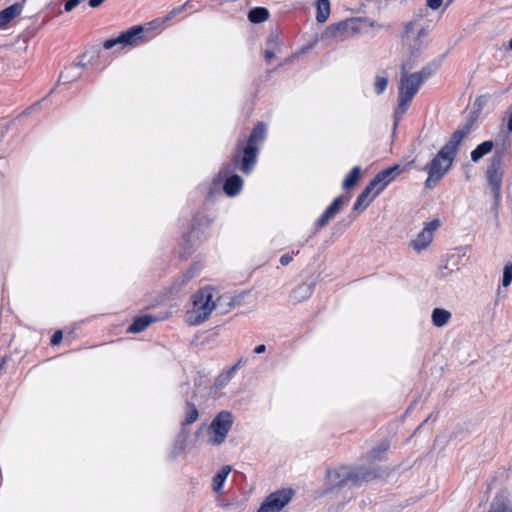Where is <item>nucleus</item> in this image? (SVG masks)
I'll return each instance as SVG.
<instances>
[{"label":"nucleus","instance_id":"obj_1","mask_svg":"<svg viewBox=\"0 0 512 512\" xmlns=\"http://www.w3.org/2000/svg\"><path fill=\"white\" fill-rule=\"evenodd\" d=\"M384 473L385 470L376 464L359 465L355 467L342 465L335 469H327L322 494H331L348 483H351L353 486H360L362 483L382 477Z\"/></svg>","mask_w":512,"mask_h":512},{"label":"nucleus","instance_id":"obj_2","mask_svg":"<svg viewBox=\"0 0 512 512\" xmlns=\"http://www.w3.org/2000/svg\"><path fill=\"white\" fill-rule=\"evenodd\" d=\"M438 67L439 63H431L425 66L420 72L409 73L413 68V64L410 63V61H405L402 64L401 78L398 88V107L395 110L396 118H399L406 112L409 103L418 92L421 84L431 77Z\"/></svg>","mask_w":512,"mask_h":512},{"label":"nucleus","instance_id":"obj_3","mask_svg":"<svg viewBox=\"0 0 512 512\" xmlns=\"http://www.w3.org/2000/svg\"><path fill=\"white\" fill-rule=\"evenodd\" d=\"M221 187L227 196L235 197L242 190L243 180L239 175L230 173L227 169L220 170L209 186L206 201L213 202L217 196H220Z\"/></svg>","mask_w":512,"mask_h":512},{"label":"nucleus","instance_id":"obj_4","mask_svg":"<svg viewBox=\"0 0 512 512\" xmlns=\"http://www.w3.org/2000/svg\"><path fill=\"white\" fill-rule=\"evenodd\" d=\"M213 297L212 287H204L193 295V309L187 313L190 324L199 325L209 318L212 310L217 307Z\"/></svg>","mask_w":512,"mask_h":512},{"label":"nucleus","instance_id":"obj_5","mask_svg":"<svg viewBox=\"0 0 512 512\" xmlns=\"http://www.w3.org/2000/svg\"><path fill=\"white\" fill-rule=\"evenodd\" d=\"M504 177L502 162H491L485 172L486 189H489L493 196L492 211L497 214L501 202V188Z\"/></svg>","mask_w":512,"mask_h":512},{"label":"nucleus","instance_id":"obj_6","mask_svg":"<svg viewBox=\"0 0 512 512\" xmlns=\"http://www.w3.org/2000/svg\"><path fill=\"white\" fill-rule=\"evenodd\" d=\"M146 30V26L143 25L133 26L122 32L118 37L106 40L103 47L105 49H111L116 45H120L122 48L138 47L146 41L143 35Z\"/></svg>","mask_w":512,"mask_h":512},{"label":"nucleus","instance_id":"obj_7","mask_svg":"<svg viewBox=\"0 0 512 512\" xmlns=\"http://www.w3.org/2000/svg\"><path fill=\"white\" fill-rule=\"evenodd\" d=\"M473 123L474 120L469 119L466 123L460 125L451 135L446 145L439 151L435 160H454L462 140L470 133Z\"/></svg>","mask_w":512,"mask_h":512},{"label":"nucleus","instance_id":"obj_8","mask_svg":"<svg viewBox=\"0 0 512 512\" xmlns=\"http://www.w3.org/2000/svg\"><path fill=\"white\" fill-rule=\"evenodd\" d=\"M473 123L474 120L469 119L466 123L460 125L451 135L446 145L439 151L435 160H454L462 140L470 133Z\"/></svg>","mask_w":512,"mask_h":512},{"label":"nucleus","instance_id":"obj_9","mask_svg":"<svg viewBox=\"0 0 512 512\" xmlns=\"http://www.w3.org/2000/svg\"><path fill=\"white\" fill-rule=\"evenodd\" d=\"M427 37V32L424 29L419 30L417 33L413 31V24L409 23L406 26L405 35L403 36V45L408 54V59L413 64V61L420 56L424 48V39Z\"/></svg>","mask_w":512,"mask_h":512},{"label":"nucleus","instance_id":"obj_10","mask_svg":"<svg viewBox=\"0 0 512 512\" xmlns=\"http://www.w3.org/2000/svg\"><path fill=\"white\" fill-rule=\"evenodd\" d=\"M294 490L282 488L269 494L261 503L257 512H280L293 498Z\"/></svg>","mask_w":512,"mask_h":512},{"label":"nucleus","instance_id":"obj_11","mask_svg":"<svg viewBox=\"0 0 512 512\" xmlns=\"http://www.w3.org/2000/svg\"><path fill=\"white\" fill-rule=\"evenodd\" d=\"M233 424V415L229 411H221L212 420L210 428L214 433L213 443L221 444L224 442L228 432Z\"/></svg>","mask_w":512,"mask_h":512},{"label":"nucleus","instance_id":"obj_12","mask_svg":"<svg viewBox=\"0 0 512 512\" xmlns=\"http://www.w3.org/2000/svg\"><path fill=\"white\" fill-rule=\"evenodd\" d=\"M210 220L202 214H196L191 222V230L183 233L182 239L184 242V252L189 253L192 248V240L200 239V236L204 233V229L209 226Z\"/></svg>","mask_w":512,"mask_h":512},{"label":"nucleus","instance_id":"obj_13","mask_svg":"<svg viewBox=\"0 0 512 512\" xmlns=\"http://www.w3.org/2000/svg\"><path fill=\"white\" fill-rule=\"evenodd\" d=\"M349 202V197L342 194L337 196L332 203L325 209L323 214L316 220L314 227L315 230H319L320 228L327 225V223L333 219L342 209V207Z\"/></svg>","mask_w":512,"mask_h":512},{"label":"nucleus","instance_id":"obj_14","mask_svg":"<svg viewBox=\"0 0 512 512\" xmlns=\"http://www.w3.org/2000/svg\"><path fill=\"white\" fill-rule=\"evenodd\" d=\"M266 135V126L258 123L250 134L247 146L244 148V155L241 160H254L257 156L256 144L262 141Z\"/></svg>","mask_w":512,"mask_h":512},{"label":"nucleus","instance_id":"obj_15","mask_svg":"<svg viewBox=\"0 0 512 512\" xmlns=\"http://www.w3.org/2000/svg\"><path fill=\"white\" fill-rule=\"evenodd\" d=\"M442 163L443 162H430L425 167L428 173V178L425 181L426 188H433L453 164V162H448L446 166H442Z\"/></svg>","mask_w":512,"mask_h":512},{"label":"nucleus","instance_id":"obj_16","mask_svg":"<svg viewBox=\"0 0 512 512\" xmlns=\"http://www.w3.org/2000/svg\"><path fill=\"white\" fill-rule=\"evenodd\" d=\"M487 512H512V501L507 489H501L495 494Z\"/></svg>","mask_w":512,"mask_h":512},{"label":"nucleus","instance_id":"obj_17","mask_svg":"<svg viewBox=\"0 0 512 512\" xmlns=\"http://www.w3.org/2000/svg\"><path fill=\"white\" fill-rule=\"evenodd\" d=\"M201 269L202 266L200 263H193L182 275L174 280L172 289L180 291L191 279L199 274Z\"/></svg>","mask_w":512,"mask_h":512},{"label":"nucleus","instance_id":"obj_18","mask_svg":"<svg viewBox=\"0 0 512 512\" xmlns=\"http://www.w3.org/2000/svg\"><path fill=\"white\" fill-rule=\"evenodd\" d=\"M316 286V281L312 280L310 282H304L302 284H299L297 287L293 289L291 292L290 298L292 301L299 303L306 299H308Z\"/></svg>","mask_w":512,"mask_h":512},{"label":"nucleus","instance_id":"obj_19","mask_svg":"<svg viewBox=\"0 0 512 512\" xmlns=\"http://www.w3.org/2000/svg\"><path fill=\"white\" fill-rule=\"evenodd\" d=\"M195 396H196V393L194 392L191 399L185 400L184 419L181 422V428H186L187 426L196 422L199 418L198 409L193 402V398Z\"/></svg>","mask_w":512,"mask_h":512},{"label":"nucleus","instance_id":"obj_20","mask_svg":"<svg viewBox=\"0 0 512 512\" xmlns=\"http://www.w3.org/2000/svg\"><path fill=\"white\" fill-rule=\"evenodd\" d=\"M155 321H157V318L150 314L138 316L129 325L127 331L132 334L140 333V332L144 331L151 323H153Z\"/></svg>","mask_w":512,"mask_h":512},{"label":"nucleus","instance_id":"obj_21","mask_svg":"<svg viewBox=\"0 0 512 512\" xmlns=\"http://www.w3.org/2000/svg\"><path fill=\"white\" fill-rule=\"evenodd\" d=\"M23 5L15 3L0 12V27L5 26L21 14Z\"/></svg>","mask_w":512,"mask_h":512},{"label":"nucleus","instance_id":"obj_22","mask_svg":"<svg viewBox=\"0 0 512 512\" xmlns=\"http://www.w3.org/2000/svg\"><path fill=\"white\" fill-rule=\"evenodd\" d=\"M84 69V65L81 63H78L74 65L73 67L66 68L59 77V81L66 84V83H72L76 81L82 73V70Z\"/></svg>","mask_w":512,"mask_h":512},{"label":"nucleus","instance_id":"obj_23","mask_svg":"<svg viewBox=\"0 0 512 512\" xmlns=\"http://www.w3.org/2000/svg\"><path fill=\"white\" fill-rule=\"evenodd\" d=\"M188 437L189 433L187 429L181 428L180 432L177 434L173 443V450L171 453L172 458L177 457L180 453H182L185 450Z\"/></svg>","mask_w":512,"mask_h":512},{"label":"nucleus","instance_id":"obj_24","mask_svg":"<svg viewBox=\"0 0 512 512\" xmlns=\"http://www.w3.org/2000/svg\"><path fill=\"white\" fill-rule=\"evenodd\" d=\"M404 170L405 168L400 164H394L393 166L385 168L378 173L387 187L398 175L404 172Z\"/></svg>","mask_w":512,"mask_h":512},{"label":"nucleus","instance_id":"obj_25","mask_svg":"<svg viewBox=\"0 0 512 512\" xmlns=\"http://www.w3.org/2000/svg\"><path fill=\"white\" fill-rule=\"evenodd\" d=\"M230 472L231 467L229 465H225L214 475L212 479V487L214 492L219 493L222 490Z\"/></svg>","mask_w":512,"mask_h":512},{"label":"nucleus","instance_id":"obj_26","mask_svg":"<svg viewBox=\"0 0 512 512\" xmlns=\"http://www.w3.org/2000/svg\"><path fill=\"white\" fill-rule=\"evenodd\" d=\"M431 319L434 326L443 327L451 319V313L443 308H434L432 311Z\"/></svg>","mask_w":512,"mask_h":512},{"label":"nucleus","instance_id":"obj_27","mask_svg":"<svg viewBox=\"0 0 512 512\" xmlns=\"http://www.w3.org/2000/svg\"><path fill=\"white\" fill-rule=\"evenodd\" d=\"M361 172L360 166L353 167L343 180L342 188L346 191L354 188L360 180Z\"/></svg>","mask_w":512,"mask_h":512},{"label":"nucleus","instance_id":"obj_28","mask_svg":"<svg viewBox=\"0 0 512 512\" xmlns=\"http://www.w3.org/2000/svg\"><path fill=\"white\" fill-rule=\"evenodd\" d=\"M369 190L370 193L373 192V195L370 199V201H373L376 197H378L386 188L385 183H383V180L379 173H377L367 184L365 187Z\"/></svg>","mask_w":512,"mask_h":512},{"label":"nucleus","instance_id":"obj_29","mask_svg":"<svg viewBox=\"0 0 512 512\" xmlns=\"http://www.w3.org/2000/svg\"><path fill=\"white\" fill-rule=\"evenodd\" d=\"M432 238L429 232L422 230L417 237L410 242V246L416 251H421L431 243Z\"/></svg>","mask_w":512,"mask_h":512},{"label":"nucleus","instance_id":"obj_30","mask_svg":"<svg viewBox=\"0 0 512 512\" xmlns=\"http://www.w3.org/2000/svg\"><path fill=\"white\" fill-rule=\"evenodd\" d=\"M493 147V141L489 140L481 143L471 152V160H479L480 158L490 153Z\"/></svg>","mask_w":512,"mask_h":512},{"label":"nucleus","instance_id":"obj_31","mask_svg":"<svg viewBox=\"0 0 512 512\" xmlns=\"http://www.w3.org/2000/svg\"><path fill=\"white\" fill-rule=\"evenodd\" d=\"M330 15V2L329 0H318L317 1V15L316 20L319 23L327 21Z\"/></svg>","mask_w":512,"mask_h":512},{"label":"nucleus","instance_id":"obj_32","mask_svg":"<svg viewBox=\"0 0 512 512\" xmlns=\"http://www.w3.org/2000/svg\"><path fill=\"white\" fill-rule=\"evenodd\" d=\"M269 12L266 8L256 7L249 11L248 18L252 23H261L267 20Z\"/></svg>","mask_w":512,"mask_h":512},{"label":"nucleus","instance_id":"obj_33","mask_svg":"<svg viewBox=\"0 0 512 512\" xmlns=\"http://www.w3.org/2000/svg\"><path fill=\"white\" fill-rule=\"evenodd\" d=\"M390 447L388 440H383L378 446L374 447L368 454L372 460H382V455L385 454Z\"/></svg>","mask_w":512,"mask_h":512},{"label":"nucleus","instance_id":"obj_34","mask_svg":"<svg viewBox=\"0 0 512 512\" xmlns=\"http://www.w3.org/2000/svg\"><path fill=\"white\" fill-rule=\"evenodd\" d=\"M371 193L369 192L368 189L364 188L362 190V192L358 195L354 205H353V211L356 212V211H362L364 209L367 208V206L369 205V203L371 202L370 200L364 204V202L367 200V198L369 197Z\"/></svg>","mask_w":512,"mask_h":512},{"label":"nucleus","instance_id":"obj_35","mask_svg":"<svg viewBox=\"0 0 512 512\" xmlns=\"http://www.w3.org/2000/svg\"><path fill=\"white\" fill-rule=\"evenodd\" d=\"M387 84H388V77H387L386 73L383 72V73L377 75L375 78V83H374L376 93L381 94L382 92H384V90L387 87Z\"/></svg>","mask_w":512,"mask_h":512},{"label":"nucleus","instance_id":"obj_36","mask_svg":"<svg viewBox=\"0 0 512 512\" xmlns=\"http://www.w3.org/2000/svg\"><path fill=\"white\" fill-rule=\"evenodd\" d=\"M257 162H233V169L240 170L244 174H249L253 171Z\"/></svg>","mask_w":512,"mask_h":512},{"label":"nucleus","instance_id":"obj_37","mask_svg":"<svg viewBox=\"0 0 512 512\" xmlns=\"http://www.w3.org/2000/svg\"><path fill=\"white\" fill-rule=\"evenodd\" d=\"M512 283V263H508L504 266L502 276V286L508 287Z\"/></svg>","mask_w":512,"mask_h":512},{"label":"nucleus","instance_id":"obj_38","mask_svg":"<svg viewBox=\"0 0 512 512\" xmlns=\"http://www.w3.org/2000/svg\"><path fill=\"white\" fill-rule=\"evenodd\" d=\"M248 294H249V292L245 291L236 296L230 297L229 302H228L229 308L232 309V308L242 305L245 297L248 296Z\"/></svg>","mask_w":512,"mask_h":512},{"label":"nucleus","instance_id":"obj_39","mask_svg":"<svg viewBox=\"0 0 512 512\" xmlns=\"http://www.w3.org/2000/svg\"><path fill=\"white\" fill-rule=\"evenodd\" d=\"M347 23L346 22H340L338 24L330 25L326 29V35H329L331 37H335L340 31H344L346 29Z\"/></svg>","mask_w":512,"mask_h":512},{"label":"nucleus","instance_id":"obj_40","mask_svg":"<svg viewBox=\"0 0 512 512\" xmlns=\"http://www.w3.org/2000/svg\"><path fill=\"white\" fill-rule=\"evenodd\" d=\"M230 382V379L224 374V372L220 373L214 382V388L215 390H221L223 389L228 383Z\"/></svg>","mask_w":512,"mask_h":512},{"label":"nucleus","instance_id":"obj_41","mask_svg":"<svg viewBox=\"0 0 512 512\" xmlns=\"http://www.w3.org/2000/svg\"><path fill=\"white\" fill-rule=\"evenodd\" d=\"M439 224L440 223H439L438 219L432 220L426 224L423 231L429 232L431 234V236L433 237V232L439 227Z\"/></svg>","mask_w":512,"mask_h":512},{"label":"nucleus","instance_id":"obj_42","mask_svg":"<svg viewBox=\"0 0 512 512\" xmlns=\"http://www.w3.org/2000/svg\"><path fill=\"white\" fill-rule=\"evenodd\" d=\"M63 339V333L61 330H57L53 333L50 339V343L52 346L59 345Z\"/></svg>","mask_w":512,"mask_h":512},{"label":"nucleus","instance_id":"obj_43","mask_svg":"<svg viewBox=\"0 0 512 512\" xmlns=\"http://www.w3.org/2000/svg\"><path fill=\"white\" fill-rule=\"evenodd\" d=\"M503 121H506L508 132L512 133V105L506 112V115L503 117Z\"/></svg>","mask_w":512,"mask_h":512},{"label":"nucleus","instance_id":"obj_44","mask_svg":"<svg viewBox=\"0 0 512 512\" xmlns=\"http://www.w3.org/2000/svg\"><path fill=\"white\" fill-rule=\"evenodd\" d=\"M443 1L444 0H426V5L428 8L435 11L442 6Z\"/></svg>","mask_w":512,"mask_h":512},{"label":"nucleus","instance_id":"obj_45","mask_svg":"<svg viewBox=\"0 0 512 512\" xmlns=\"http://www.w3.org/2000/svg\"><path fill=\"white\" fill-rule=\"evenodd\" d=\"M291 261H292V256L289 253L283 254L279 259L280 264L283 266L288 265Z\"/></svg>","mask_w":512,"mask_h":512},{"label":"nucleus","instance_id":"obj_46","mask_svg":"<svg viewBox=\"0 0 512 512\" xmlns=\"http://www.w3.org/2000/svg\"><path fill=\"white\" fill-rule=\"evenodd\" d=\"M81 2V0H69L68 2H66L65 4V10L67 12L71 11L72 9H74L79 3Z\"/></svg>","mask_w":512,"mask_h":512},{"label":"nucleus","instance_id":"obj_47","mask_svg":"<svg viewBox=\"0 0 512 512\" xmlns=\"http://www.w3.org/2000/svg\"><path fill=\"white\" fill-rule=\"evenodd\" d=\"M237 371H238L237 367L231 366L230 368H228L227 370H225L223 372L231 380L235 376Z\"/></svg>","mask_w":512,"mask_h":512},{"label":"nucleus","instance_id":"obj_48","mask_svg":"<svg viewBox=\"0 0 512 512\" xmlns=\"http://www.w3.org/2000/svg\"><path fill=\"white\" fill-rule=\"evenodd\" d=\"M105 0H89V6L92 8H96L100 6Z\"/></svg>","mask_w":512,"mask_h":512},{"label":"nucleus","instance_id":"obj_49","mask_svg":"<svg viewBox=\"0 0 512 512\" xmlns=\"http://www.w3.org/2000/svg\"><path fill=\"white\" fill-rule=\"evenodd\" d=\"M265 351H266V346L264 344H260V345L256 346L255 349H254V352L256 354H262Z\"/></svg>","mask_w":512,"mask_h":512},{"label":"nucleus","instance_id":"obj_50","mask_svg":"<svg viewBox=\"0 0 512 512\" xmlns=\"http://www.w3.org/2000/svg\"><path fill=\"white\" fill-rule=\"evenodd\" d=\"M357 216H358V214H357V213H351V214L349 215V222L347 223V226H349L353 221H355V220H356V218H357Z\"/></svg>","mask_w":512,"mask_h":512},{"label":"nucleus","instance_id":"obj_51","mask_svg":"<svg viewBox=\"0 0 512 512\" xmlns=\"http://www.w3.org/2000/svg\"><path fill=\"white\" fill-rule=\"evenodd\" d=\"M246 361L244 360V358H240L233 366L234 367H237V370H239V368L241 367L242 364H244Z\"/></svg>","mask_w":512,"mask_h":512},{"label":"nucleus","instance_id":"obj_52","mask_svg":"<svg viewBox=\"0 0 512 512\" xmlns=\"http://www.w3.org/2000/svg\"><path fill=\"white\" fill-rule=\"evenodd\" d=\"M6 129L5 128H0V143L3 141V139L5 138L6 136Z\"/></svg>","mask_w":512,"mask_h":512},{"label":"nucleus","instance_id":"obj_53","mask_svg":"<svg viewBox=\"0 0 512 512\" xmlns=\"http://www.w3.org/2000/svg\"><path fill=\"white\" fill-rule=\"evenodd\" d=\"M273 57H274V53H273L272 51H269V50L265 51V58H266L267 60H270V59H272Z\"/></svg>","mask_w":512,"mask_h":512},{"label":"nucleus","instance_id":"obj_54","mask_svg":"<svg viewBox=\"0 0 512 512\" xmlns=\"http://www.w3.org/2000/svg\"><path fill=\"white\" fill-rule=\"evenodd\" d=\"M452 2H453V0H447V2H446V7H447L448 5H450Z\"/></svg>","mask_w":512,"mask_h":512},{"label":"nucleus","instance_id":"obj_55","mask_svg":"<svg viewBox=\"0 0 512 512\" xmlns=\"http://www.w3.org/2000/svg\"><path fill=\"white\" fill-rule=\"evenodd\" d=\"M509 48L512 50V39L509 41Z\"/></svg>","mask_w":512,"mask_h":512},{"label":"nucleus","instance_id":"obj_56","mask_svg":"<svg viewBox=\"0 0 512 512\" xmlns=\"http://www.w3.org/2000/svg\"><path fill=\"white\" fill-rule=\"evenodd\" d=\"M0 158H2V156L0 155Z\"/></svg>","mask_w":512,"mask_h":512}]
</instances>
